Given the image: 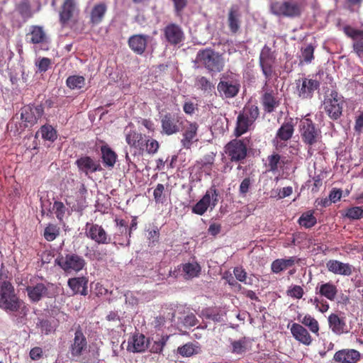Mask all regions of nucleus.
<instances>
[{"instance_id":"f257e3e1","label":"nucleus","mask_w":363,"mask_h":363,"mask_svg":"<svg viewBox=\"0 0 363 363\" xmlns=\"http://www.w3.org/2000/svg\"><path fill=\"white\" fill-rule=\"evenodd\" d=\"M68 352L73 360L80 363H94L99 357L98 352L88 351V341L80 325L70 340Z\"/></svg>"},{"instance_id":"f03ea898","label":"nucleus","mask_w":363,"mask_h":363,"mask_svg":"<svg viewBox=\"0 0 363 363\" xmlns=\"http://www.w3.org/2000/svg\"><path fill=\"white\" fill-rule=\"evenodd\" d=\"M195 62L203 67L209 73H218L223 70L225 60L223 55L211 48L201 49L198 51Z\"/></svg>"},{"instance_id":"7ed1b4c3","label":"nucleus","mask_w":363,"mask_h":363,"mask_svg":"<svg viewBox=\"0 0 363 363\" xmlns=\"http://www.w3.org/2000/svg\"><path fill=\"white\" fill-rule=\"evenodd\" d=\"M298 130L303 143L308 146L307 153L311 157L314 153L313 146L321 138L320 130L311 119L306 117L300 121Z\"/></svg>"},{"instance_id":"20e7f679","label":"nucleus","mask_w":363,"mask_h":363,"mask_svg":"<svg viewBox=\"0 0 363 363\" xmlns=\"http://www.w3.org/2000/svg\"><path fill=\"white\" fill-rule=\"evenodd\" d=\"M259 116V109L255 104H247L237 118L235 135L240 136L245 133Z\"/></svg>"},{"instance_id":"39448f33","label":"nucleus","mask_w":363,"mask_h":363,"mask_svg":"<svg viewBox=\"0 0 363 363\" xmlns=\"http://www.w3.org/2000/svg\"><path fill=\"white\" fill-rule=\"evenodd\" d=\"M302 10L301 4L292 0L275 1L270 4L271 13L279 17H299Z\"/></svg>"},{"instance_id":"423d86ee","label":"nucleus","mask_w":363,"mask_h":363,"mask_svg":"<svg viewBox=\"0 0 363 363\" xmlns=\"http://www.w3.org/2000/svg\"><path fill=\"white\" fill-rule=\"evenodd\" d=\"M55 264L58 265L65 273H77L82 270L86 266L85 259L80 255L75 253H68L65 255H59L55 260Z\"/></svg>"},{"instance_id":"0eeeda50","label":"nucleus","mask_w":363,"mask_h":363,"mask_svg":"<svg viewBox=\"0 0 363 363\" xmlns=\"http://www.w3.org/2000/svg\"><path fill=\"white\" fill-rule=\"evenodd\" d=\"M320 85V82L316 79L301 77L295 80L294 94L302 101L311 100L319 89Z\"/></svg>"},{"instance_id":"6e6552de","label":"nucleus","mask_w":363,"mask_h":363,"mask_svg":"<svg viewBox=\"0 0 363 363\" xmlns=\"http://www.w3.org/2000/svg\"><path fill=\"white\" fill-rule=\"evenodd\" d=\"M344 101L337 91H331L330 96L323 101L324 110L333 120L338 119L342 112Z\"/></svg>"},{"instance_id":"1a4fd4ad","label":"nucleus","mask_w":363,"mask_h":363,"mask_svg":"<svg viewBox=\"0 0 363 363\" xmlns=\"http://www.w3.org/2000/svg\"><path fill=\"white\" fill-rule=\"evenodd\" d=\"M276 57L271 48L265 45L261 50L259 59V66L266 79L265 85L270 80L274 72Z\"/></svg>"},{"instance_id":"9d476101","label":"nucleus","mask_w":363,"mask_h":363,"mask_svg":"<svg viewBox=\"0 0 363 363\" xmlns=\"http://www.w3.org/2000/svg\"><path fill=\"white\" fill-rule=\"evenodd\" d=\"M218 191L216 187L211 186L202 199L193 206L192 212L202 216L210 205H211V208H214L218 202Z\"/></svg>"},{"instance_id":"9b49d317","label":"nucleus","mask_w":363,"mask_h":363,"mask_svg":"<svg viewBox=\"0 0 363 363\" xmlns=\"http://www.w3.org/2000/svg\"><path fill=\"white\" fill-rule=\"evenodd\" d=\"M0 308L6 312L18 313L17 315L20 318H25L28 311L24 301L16 293L9 296V298L0 301Z\"/></svg>"},{"instance_id":"f8f14e48","label":"nucleus","mask_w":363,"mask_h":363,"mask_svg":"<svg viewBox=\"0 0 363 363\" xmlns=\"http://www.w3.org/2000/svg\"><path fill=\"white\" fill-rule=\"evenodd\" d=\"M86 237L99 245H107L111 242V237L102 225L97 223H86L85 228Z\"/></svg>"},{"instance_id":"ddd939ff","label":"nucleus","mask_w":363,"mask_h":363,"mask_svg":"<svg viewBox=\"0 0 363 363\" xmlns=\"http://www.w3.org/2000/svg\"><path fill=\"white\" fill-rule=\"evenodd\" d=\"M225 152L231 162H238L245 159L247 148L242 140L235 139L225 145Z\"/></svg>"},{"instance_id":"4468645a","label":"nucleus","mask_w":363,"mask_h":363,"mask_svg":"<svg viewBox=\"0 0 363 363\" xmlns=\"http://www.w3.org/2000/svg\"><path fill=\"white\" fill-rule=\"evenodd\" d=\"M182 124V118L177 114L167 113L164 114L161 120L162 133L171 135L180 130Z\"/></svg>"},{"instance_id":"2eb2a0df","label":"nucleus","mask_w":363,"mask_h":363,"mask_svg":"<svg viewBox=\"0 0 363 363\" xmlns=\"http://www.w3.org/2000/svg\"><path fill=\"white\" fill-rule=\"evenodd\" d=\"M343 31L348 38L352 39L354 52L359 57H362L363 56V30L345 26Z\"/></svg>"},{"instance_id":"dca6fc26","label":"nucleus","mask_w":363,"mask_h":363,"mask_svg":"<svg viewBox=\"0 0 363 363\" xmlns=\"http://www.w3.org/2000/svg\"><path fill=\"white\" fill-rule=\"evenodd\" d=\"M163 34L166 41L171 45H179L185 38L182 27L174 23L167 24L163 29Z\"/></svg>"},{"instance_id":"f3484780","label":"nucleus","mask_w":363,"mask_h":363,"mask_svg":"<svg viewBox=\"0 0 363 363\" xmlns=\"http://www.w3.org/2000/svg\"><path fill=\"white\" fill-rule=\"evenodd\" d=\"M44 113V108L42 104H30L25 106L21 111V119L28 123L27 125H33Z\"/></svg>"},{"instance_id":"a211bd4d","label":"nucleus","mask_w":363,"mask_h":363,"mask_svg":"<svg viewBox=\"0 0 363 363\" xmlns=\"http://www.w3.org/2000/svg\"><path fill=\"white\" fill-rule=\"evenodd\" d=\"M146 138L147 135L136 130H130L125 133V142L130 147L135 149L140 155H143L145 152Z\"/></svg>"},{"instance_id":"6ab92c4d","label":"nucleus","mask_w":363,"mask_h":363,"mask_svg":"<svg viewBox=\"0 0 363 363\" xmlns=\"http://www.w3.org/2000/svg\"><path fill=\"white\" fill-rule=\"evenodd\" d=\"M240 85L238 80L221 79L217 86L218 91L225 98L235 97L239 92Z\"/></svg>"},{"instance_id":"aec40b11","label":"nucleus","mask_w":363,"mask_h":363,"mask_svg":"<svg viewBox=\"0 0 363 363\" xmlns=\"http://www.w3.org/2000/svg\"><path fill=\"white\" fill-rule=\"evenodd\" d=\"M75 164L78 167L79 171L84 173L86 176L90 173L102 170L100 163L89 156H83L78 158L75 162Z\"/></svg>"},{"instance_id":"412c9836","label":"nucleus","mask_w":363,"mask_h":363,"mask_svg":"<svg viewBox=\"0 0 363 363\" xmlns=\"http://www.w3.org/2000/svg\"><path fill=\"white\" fill-rule=\"evenodd\" d=\"M361 358V353L354 349H342L333 356V360L337 363H358Z\"/></svg>"},{"instance_id":"4be33fe9","label":"nucleus","mask_w":363,"mask_h":363,"mask_svg":"<svg viewBox=\"0 0 363 363\" xmlns=\"http://www.w3.org/2000/svg\"><path fill=\"white\" fill-rule=\"evenodd\" d=\"M78 13L75 0H65L60 11V22L62 26H66L72 21L75 14Z\"/></svg>"},{"instance_id":"5701e85b","label":"nucleus","mask_w":363,"mask_h":363,"mask_svg":"<svg viewBox=\"0 0 363 363\" xmlns=\"http://www.w3.org/2000/svg\"><path fill=\"white\" fill-rule=\"evenodd\" d=\"M293 337L298 342L309 346L312 344L313 337L308 330L302 325L294 323L290 327Z\"/></svg>"},{"instance_id":"b1692460","label":"nucleus","mask_w":363,"mask_h":363,"mask_svg":"<svg viewBox=\"0 0 363 363\" xmlns=\"http://www.w3.org/2000/svg\"><path fill=\"white\" fill-rule=\"evenodd\" d=\"M26 40L30 44H43L47 43L48 37L42 26H31L26 35Z\"/></svg>"},{"instance_id":"393cba45","label":"nucleus","mask_w":363,"mask_h":363,"mask_svg":"<svg viewBox=\"0 0 363 363\" xmlns=\"http://www.w3.org/2000/svg\"><path fill=\"white\" fill-rule=\"evenodd\" d=\"M328 270L335 274L350 276L352 274L353 267L349 263H343L336 259H330L326 262Z\"/></svg>"},{"instance_id":"a878e982","label":"nucleus","mask_w":363,"mask_h":363,"mask_svg":"<svg viewBox=\"0 0 363 363\" xmlns=\"http://www.w3.org/2000/svg\"><path fill=\"white\" fill-rule=\"evenodd\" d=\"M148 39L149 36L147 35L136 34L129 38L128 43L135 53L141 55L146 50Z\"/></svg>"},{"instance_id":"bb28decb","label":"nucleus","mask_w":363,"mask_h":363,"mask_svg":"<svg viewBox=\"0 0 363 363\" xmlns=\"http://www.w3.org/2000/svg\"><path fill=\"white\" fill-rule=\"evenodd\" d=\"M261 103L266 113H271L279 106L280 102L274 90H267L261 97Z\"/></svg>"},{"instance_id":"cd10ccee","label":"nucleus","mask_w":363,"mask_h":363,"mask_svg":"<svg viewBox=\"0 0 363 363\" xmlns=\"http://www.w3.org/2000/svg\"><path fill=\"white\" fill-rule=\"evenodd\" d=\"M315 293L326 298L329 301H333L337 295L338 289L332 281H321L318 283L315 287Z\"/></svg>"},{"instance_id":"c85d7f7f","label":"nucleus","mask_w":363,"mask_h":363,"mask_svg":"<svg viewBox=\"0 0 363 363\" xmlns=\"http://www.w3.org/2000/svg\"><path fill=\"white\" fill-rule=\"evenodd\" d=\"M330 329L336 335L347 333L345 317H340L337 313H331L328 318Z\"/></svg>"},{"instance_id":"c756f323","label":"nucleus","mask_w":363,"mask_h":363,"mask_svg":"<svg viewBox=\"0 0 363 363\" xmlns=\"http://www.w3.org/2000/svg\"><path fill=\"white\" fill-rule=\"evenodd\" d=\"M199 125L196 122H189L184 133L183 138L181 140L182 146L186 149H189L194 141H196L197 130Z\"/></svg>"},{"instance_id":"7c9ffc66","label":"nucleus","mask_w":363,"mask_h":363,"mask_svg":"<svg viewBox=\"0 0 363 363\" xmlns=\"http://www.w3.org/2000/svg\"><path fill=\"white\" fill-rule=\"evenodd\" d=\"M88 280L84 277H74L68 279L67 284L74 294L87 295Z\"/></svg>"},{"instance_id":"2f4dec72","label":"nucleus","mask_w":363,"mask_h":363,"mask_svg":"<svg viewBox=\"0 0 363 363\" xmlns=\"http://www.w3.org/2000/svg\"><path fill=\"white\" fill-rule=\"evenodd\" d=\"M26 291L31 301L38 302L43 297L47 296L48 288L43 283H38L35 286H28Z\"/></svg>"},{"instance_id":"473e14b6","label":"nucleus","mask_w":363,"mask_h":363,"mask_svg":"<svg viewBox=\"0 0 363 363\" xmlns=\"http://www.w3.org/2000/svg\"><path fill=\"white\" fill-rule=\"evenodd\" d=\"M284 159L276 152H273L272 154L268 155L267 157V163L266 164L268 171L275 173L279 169H282L286 164Z\"/></svg>"},{"instance_id":"72a5a7b5","label":"nucleus","mask_w":363,"mask_h":363,"mask_svg":"<svg viewBox=\"0 0 363 363\" xmlns=\"http://www.w3.org/2000/svg\"><path fill=\"white\" fill-rule=\"evenodd\" d=\"M106 11L107 6L104 3H99L94 5L90 13V23L92 25H99L101 23Z\"/></svg>"},{"instance_id":"f704fd0d","label":"nucleus","mask_w":363,"mask_h":363,"mask_svg":"<svg viewBox=\"0 0 363 363\" xmlns=\"http://www.w3.org/2000/svg\"><path fill=\"white\" fill-rule=\"evenodd\" d=\"M297 320L301 323V325L304 327H307L311 333L316 335H319V323L314 317L311 316L310 314H306L304 316L298 314Z\"/></svg>"},{"instance_id":"c9c22d12","label":"nucleus","mask_w":363,"mask_h":363,"mask_svg":"<svg viewBox=\"0 0 363 363\" xmlns=\"http://www.w3.org/2000/svg\"><path fill=\"white\" fill-rule=\"evenodd\" d=\"M240 14L237 6H232L228 13V23L230 30L236 33L240 27Z\"/></svg>"},{"instance_id":"e433bc0d","label":"nucleus","mask_w":363,"mask_h":363,"mask_svg":"<svg viewBox=\"0 0 363 363\" xmlns=\"http://www.w3.org/2000/svg\"><path fill=\"white\" fill-rule=\"evenodd\" d=\"M296 262L294 257H290L288 259H277L272 262L271 269L272 272L279 274V272L292 267Z\"/></svg>"},{"instance_id":"4c0bfd02","label":"nucleus","mask_w":363,"mask_h":363,"mask_svg":"<svg viewBox=\"0 0 363 363\" xmlns=\"http://www.w3.org/2000/svg\"><path fill=\"white\" fill-rule=\"evenodd\" d=\"M294 133V125L291 121L284 122L278 129L276 133V138L281 141L290 140Z\"/></svg>"},{"instance_id":"58836bf2","label":"nucleus","mask_w":363,"mask_h":363,"mask_svg":"<svg viewBox=\"0 0 363 363\" xmlns=\"http://www.w3.org/2000/svg\"><path fill=\"white\" fill-rule=\"evenodd\" d=\"M102 161L106 167H113L117 160L116 153L108 145L101 147Z\"/></svg>"},{"instance_id":"ea45409f","label":"nucleus","mask_w":363,"mask_h":363,"mask_svg":"<svg viewBox=\"0 0 363 363\" xmlns=\"http://www.w3.org/2000/svg\"><path fill=\"white\" fill-rule=\"evenodd\" d=\"M182 267L185 279H191L199 277L201 271L200 264L196 262L183 264Z\"/></svg>"},{"instance_id":"a19ab883","label":"nucleus","mask_w":363,"mask_h":363,"mask_svg":"<svg viewBox=\"0 0 363 363\" xmlns=\"http://www.w3.org/2000/svg\"><path fill=\"white\" fill-rule=\"evenodd\" d=\"M38 133L43 139L50 142H54L57 138V130L49 124L42 125L36 134Z\"/></svg>"},{"instance_id":"79ce46f5","label":"nucleus","mask_w":363,"mask_h":363,"mask_svg":"<svg viewBox=\"0 0 363 363\" xmlns=\"http://www.w3.org/2000/svg\"><path fill=\"white\" fill-rule=\"evenodd\" d=\"M298 222L300 225L306 228H311L316 224L317 219L313 216V212L309 211L303 213L298 218Z\"/></svg>"},{"instance_id":"37998d69","label":"nucleus","mask_w":363,"mask_h":363,"mask_svg":"<svg viewBox=\"0 0 363 363\" xmlns=\"http://www.w3.org/2000/svg\"><path fill=\"white\" fill-rule=\"evenodd\" d=\"M195 86L207 93H211L214 89L213 84L207 77L203 76H198L196 78Z\"/></svg>"},{"instance_id":"c03bdc74","label":"nucleus","mask_w":363,"mask_h":363,"mask_svg":"<svg viewBox=\"0 0 363 363\" xmlns=\"http://www.w3.org/2000/svg\"><path fill=\"white\" fill-rule=\"evenodd\" d=\"M133 345L134 352H144L147 347V340L145 335L142 334H136L133 336Z\"/></svg>"},{"instance_id":"a18cd8bd","label":"nucleus","mask_w":363,"mask_h":363,"mask_svg":"<svg viewBox=\"0 0 363 363\" xmlns=\"http://www.w3.org/2000/svg\"><path fill=\"white\" fill-rule=\"evenodd\" d=\"M16 10L23 18L24 21L30 18L33 16V12L31 11L30 5L27 0L21 1L16 6Z\"/></svg>"},{"instance_id":"49530a36","label":"nucleus","mask_w":363,"mask_h":363,"mask_svg":"<svg viewBox=\"0 0 363 363\" xmlns=\"http://www.w3.org/2000/svg\"><path fill=\"white\" fill-rule=\"evenodd\" d=\"M232 352L236 354H242L246 352L248 346V342L246 337H242L238 340H234L231 342Z\"/></svg>"},{"instance_id":"de8ad7c7","label":"nucleus","mask_w":363,"mask_h":363,"mask_svg":"<svg viewBox=\"0 0 363 363\" xmlns=\"http://www.w3.org/2000/svg\"><path fill=\"white\" fill-rule=\"evenodd\" d=\"M67 86L72 89H81L85 84V79L82 76L72 75L69 76L66 80Z\"/></svg>"},{"instance_id":"09e8293b","label":"nucleus","mask_w":363,"mask_h":363,"mask_svg":"<svg viewBox=\"0 0 363 363\" xmlns=\"http://www.w3.org/2000/svg\"><path fill=\"white\" fill-rule=\"evenodd\" d=\"M60 234V228L54 224H48L44 230L43 236L47 241H53Z\"/></svg>"},{"instance_id":"8fccbe9b","label":"nucleus","mask_w":363,"mask_h":363,"mask_svg":"<svg viewBox=\"0 0 363 363\" xmlns=\"http://www.w3.org/2000/svg\"><path fill=\"white\" fill-rule=\"evenodd\" d=\"M14 294V287L9 281L0 284V301L9 298Z\"/></svg>"},{"instance_id":"3c124183","label":"nucleus","mask_w":363,"mask_h":363,"mask_svg":"<svg viewBox=\"0 0 363 363\" xmlns=\"http://www.w3.org/2000/svg\"><path fill=\"white\" fill-rule=\"evenodd\" d=\"M42 333L49 335L54 333L56 329V325L53 320H41L38 324Z\"/></svg>"},{"instance_id":"603ef678","label":"nucleus","mask_w":363,"mask_h":363,"mask_svg":"<svg viewBox=\"0 0 363 363\" xmlns=\"http://www.w3.org/2000/svg\"><path fill=\"white\" fill-rule=\"evenodd\" d=\"M315 47L311 44L301 48V56L303 61L306 64H310L314 59Z\"/></svg>"},{"instance_id":"864d4df0","label":"nucleus","mask_w":363,"mask_h":363,"mask_svg":"<svg viewBox=\"0 0 363 363\" xmlns=\"http://www.w3.org/2000/svg\"><path fill=\"white\" fill-rule=\"evenodd\" d=\"M159 147V143L156 140L147 136L145 142V152L150 155H153L158 151Z\"/></svg>"},{"instance_id":"5fc2aeb1","label":"nucleus","mask_w":363,"mask_h":363,"mask_svg":"<svg viewBox=\"0 0 363 363\" xmlns=\"http://www.w3.org/2000/svg\"><path fill=\"white\" fill-rule=\"evenodd\" d=\"M345 216L352 220L363 218V208L359 206L349 208L347 209Z\"/></svg>"},{"instance_id":"6e6d98bb","label":"nucleus","mask_w":363,"mask_h":363,"mask_svg":"<svg viewBox=\"0 0 363 363\" xmlns=\"http://www.w3.org/2000/svg\"><path fill=\"white\" fill-rule=\"evenodd\" d=\"M304 294L303 289L298 285H293L286 291V294L294 298L300 299Z\"/></svg>"},{"instance_id":"4d7b16f0","label":"nucleus","mask_w":363,"mask_h":363,"mask_svg":"<svg viewBox=\"0 0 363 363\" xmlns=\"http://www.w3.org/2000/svg\"><path fill=\"white\" fill-rule=\"evenodd\" d=\"M178 353L183 357H191L196 353V349L192 343H187L178 347Z\"/></svg>"},{"instance_id":"13d9d810","label":"nucleus","mask_w":363,"mask_h":363,"mask_svg":"<svg viewBox=\"0 0 363 363\" xmlns=\"http://www.w3.org/2000/svg\"><path fill=\"white\" fill-rule=\"evenodd\" d=\"M52 208L55 211L57 218L60 221L62 220L63 218L65 217L66 210L64 203L61 201H55L53 203Z\"/></svg>"},{"instance_id":"bf43d9fd","label":"nucleus","mask_w":363,"mask_h":363,"mask_svg":"<svg viewBox=\"0 0 363 363\" xmlns=\"http://www.w3.org/2000/svg\"><path fill=\"white\" fill-rule=\"evenodd\" d=\"M253 180L250 177L245 178L240 183L239 193L241 196H245L252 186Z\"/></svg>"},{"instance_id":"052dcab7","label":"nucleus","mask_w":363,"mask_h":363,"mask_svg":"<svg viewBox=\"0 0 363 363\" xmlns=\"http://www.w3.org/2000/svg\"><path fill=\"white\" fill-rule=\"evenodd\" d=\"M172 2L176 16L181 17L182 16L183 10L187 6L188 0H172Z\"/></svg>"},{"instance_id":"680f3d73","label":"nucleus","mask_w":363,"mask_h":363,"mask_svg":"<svg viewBox=\"0 0 363 363\" xmlns=\"http://www.w3.org/2000/svg\"><path fill=\"white\" fill-rule=\"evenodd\" d=\"M164 186L162 184H158L153 192V196L156 203H163L164 200Z\"/></svg>"},{"instance_id":"e2e57ef3","label":"nucleus","mask_w":363,"mask_h":363,"mask_svg":"<svg viewBox=\"0 0 363 363\" xmlns=\"http://www.w3.org/2000/svg\"><path fill=\"white\" fill-rule=\"evenodd\" d=\"M51 65L50 59L48 57H43L37 63L38 68L40 72H46Z\"/></svg>"},{"instance_id":"0e129e2a","label":"nucleus","mask_w":363,"mask_h":363,"mask_svg":"<svg viewBox=\"0 0 363 363\" xmlns=\"http://www.w3.org/2000/svg\"><path fill=\"white\" fill-rule=\"evenodd\" d=\"M235 278L241 281L244 282L247 278V273L242 267H235L233 270Z\"/></svg>"},{"instance_id":"69168bd1","label":"nucleus","mask_w":363,"mask_h":363,"mask_svg":"<svg viewBox=\"0 0 363 363\" xmlns=\"http://www.w3.org/2000/svg\"><path fill=\"white\" fill-rule=\"evenodd\" d=\"M341 196H342V190L333 189L330 192L328 198L332 203H335V202L340 201L341 199Z\"/></svg>"},{"instance_id":"338daca9","label":"nucleus","mask_w":363,"mask_h":363,"mask_svg":"<svg viewBox=\"0 0 363 363\" xmlns=\"http://www.w3.org/2000/svg\"><path fill=\"white\" fill-rule=\"evenodd\" d=\"M29 354L31 359L38 360L43 355V350L40 347H35L30 350Z\"/></svg>"},{"instance_id":"774afa93","label":"nucleus","mask_w":363,"mask_h":363,"mask_svg":"<svg viewBox=\"0 0 363 363\" xmlns=\"http://www.w3.org/2000/svg\"><path fill=\"white\" fill-rule=\"evenodd\" d=\"M196 108V104L191 101H186L183 106L185 113L192 115Z\"/></svg>"}]
</instances>
